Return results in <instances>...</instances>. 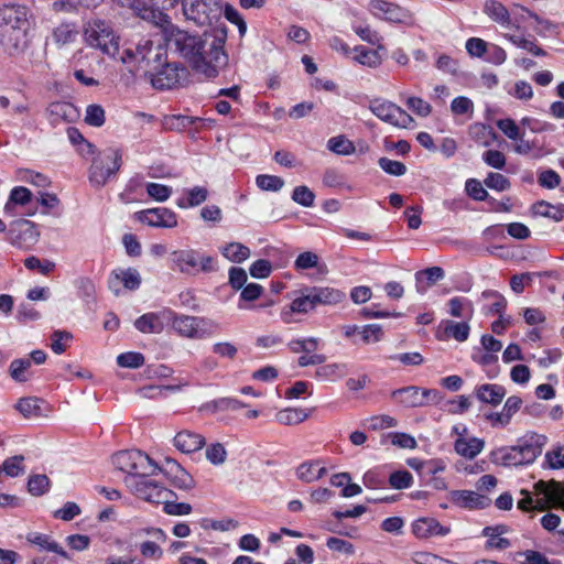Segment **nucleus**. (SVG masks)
<instances>
[{"mask_svg":"<svg viewBox=\"0 0 564 564\" xmlns=\"http://www.w3.org/2000/svg\"><path fill=\"white\" fill-rule=\"evenodd\" d=\"M227 39V29L223 25L214 28V40L206 50V41L178 29L174 24H167L164 40L173 42L180 54L186 58L194 70H217L227 66L228 56L224 51Z\"/></svg>","mask_w":564,"mask_h":564,"instance_id":"nucleus-1","label":"nucleus"},{"mask_svg":"<svg viewBox=\"0 0 564 564\" xmlns=\"http://www.w3.org/2000/svg\"><path fill=\"white\" fill-rule=\"evenodd\" d=\"M32 13L18 2L0 4V44L10 55L24 52L31 42Z\"/></svg>","mask_w":564,"mask_h":564,"instance_id":"nucleus-2","label":"nucleus"},{"mask_svg":"<svg viewBox=\"0 0 564 564\" xmlns=\"http://www.w3.org/2000/svg\"><path fill=\"white\" fill-rule=\"evenodd\" d=\"M547 437L538 433H530L511 447H505L494 453L495 462L503 466H522L532 464L542 453Z\"/></svg>","mask_w":564,"mask_h":564,"instance_id":"nucleus-3","label":"nucleus"},{"mask_svg":"<svg viewBox=\"0 0 564 564\" xmlns=\"http://www.w3.org/2000/svg\"><path fill=\"white\" fill-rule=\"evenodd\" d=\"M119 61L143 70H164L172 66L167 61L166 48L161 45L153 46L150 40H142L134 47L124 48Z\"/></svg>","mask_w":564,"mask_h":564,"instance_id":"nucleus-4","label":"nucleus"},{"mask_svg":"<svg viewBox=\"0 0 564 564\" xmlns=\"http://www.w3.org/2000/svg\"><path fill=\"white\" fill-rule=\"evenodd\" d=\"M84 36L88 46L97 48L102 55L119 61L120 52L119 36L116 34L110 22L101 19H91L86 22Z\"/></svg>","mask_w":564,"mask_h":564,"instance_id":"nucleus-5","label":"nucleus"},{"mask_svg":"<svg viewBox=\"0 0 564 564\" xmlns=\"http://www.w3.org/2000/svg\"><path fill=\"white\" fill-rule=\"evenodd\" d=\"M122 154L119 149L108 148L96 158H94L89 181L96 186H102L107 180L119 171L121 166Z\"/></svg>","mask_w":564,"mask_h":564,"instance_id":"nucleus-6","label":"nucleus"},{"mask_svg":"<svg viewBox=\"0 0 564 564\" xmlns=\"http://www.w3.org/2000/svg\"><path fill=\"white\" fill-rule=\"evenodd\" d=\"M183 14L186 20L198 26H207L220 17V0H182Z\"/></svg>","mask_w":564,"mask_h":564,"instance_id":"nucleus-7","label":"nucleus"},{"mask_svg":"<svg viewBox=\"0 0 564 564\" xmlns=\"http://www.w3.org/2000/svg\"><path fill=\"white\" fill-rule=\"evenodd\" d=\"M173 328L187 338H204L212 335L218 325L208 318L181 315L173 319Z\"/></svg>","mask_w":564,"mask_h":564,"instance_id":"nucleus-8","label":"nucleus"},{"mask_svg":"<svg viewBox=\"0 0 564 564\" xmlns=\"http://www.w3.org/2000/svg\"><path fill=\"white\" fill-rule=\"evenodd\" d=\"M6 238L13 247L29 250L37 243L40 231L33 221L19 219L10 225Z\"/></svg>","mask_w":564,"mask_h":564,"instance_id":"nucleus-9","label":"nucleus"},{"mask_svg":"<svg viewBox=\"0 0 564 564\" xmlns=\"http://www.w3.org/2000/svg\"><path fill=\"white\" fill-rule=\"evenodd\" d=\"M126 482L138 498L148 502L162 503L165 498L175 497L172 490L150 478H126Z\"/></svg>","mask_w":564,"mask_h":564,"instance_id":"nucleus-10","label":"nucleus"},{"mask_svg":"<svg viewBox=\"0 0 564 564\" xmlns=\"http://www.w3.org/2000/svg\"><path fill=\"white\" fill-rule=\"evenodd\" d=\"M370 110L382 121L399 128H410L414 122L409 113L390 101L373 100L370 104Z\"/></svg>","mask_w":564,"mask_h":564,"instance_id":"nucleus-11","label":"nucleus"},{"mask_svg":"<svg viewBox=\"0 0 564 564\" xmlns=\"http://www.w3.org/2000/svg\"><path fill=\"white\" fill-rule=\"evenodd\" d=\"M191 73H142L138 78L140 83L150 84L156 90L174 89L187 86Z\"/></svg>","mask_w":564,"mask_h":564,"instance_id":"nucleus-12","label":"nucleus"},{"mask_svg":"<svg viewBox=\"0 0 564 564\" xmlns=\"http://www.w3.org/2000/svg\"><path fill=\"white\" fill-rule=\"evenodd\" d=\"M138 219L152 227L173 228L177 225L176 215L165 207L138 213Z\"/></svg>","mask_w":564,"mask_h":564,"instance_id":"nucleus-13","label":"nucleus"},{"mask_svg":"<svg viewBox=\"0 0 564 564\" xmlns=\"http://www.w3.org/2000/svg\"><path fill=\"white\" fill-rule=\"evenodd\" d=\"M121 283L126 289L131 291L139 289L141 284L140 273L134 268H128L126 270H113L110 274L108 284L111 292H113L116 295H119L120 293Z\"/></svg>","mask_w":564,"mask_h":564,"instance_id":"nucleus-14","label":"nucleus"},{"mask_svg":"<svg viewBox=\"0 0 564 564\" xmlns=\"http://www.w3.org/2000/svg\"><path fill=\"white\" fill-rule=\"evenodd\" d=\"M370 11L375 17L393 23H401L406 18V12L395 3L384 0H371Z\"/></svg>","mask_w":564,"mask_h":564,"instance_id":"nucleus-15","label":"nucleus"},{"mask_svg":"<svg viewBox=\"0 0 564 564\" xmlns=\"http://www.w3.org/2000/svg\"><path fill=\"white\" fill-rule=\"evenodd\" d=\"M412 532L419 539L445 536L451 532L449 527L442 525L434 518H421L413 522Z\"/></svg>","mask_w":564,"mask_h":564,"instance_id":"nucleus-16","label":"nucleus"},{"mask_svg":"<svg viewBox=\"0 0 564 564\" xmlns=\"http://www.w3.org/2000/svg\"><path fill=\"white\" fill-rule=\"evenodd\" d=\"M174 446L184 454H192L203 448L205 437L198 433L184 430L174 436Z\"/></svg>","mask_w":564,"mask_h":564,"instance_id":"nucleus-17","label":"nucleus"},{"mask_svg":"<svg viewBox=\"0 0 564 564\" xmlns=\"http://www.w3.org/2000/svg\"><path fill=\"white\" fill-rule=\"evenodd\" d=\"M451 497L455 505L466 509H482L490 502L488 497L470 490H455Z\"/></svg>","mask_w":564,"mask_h":564,"instance_id":"nucleus-18","label":"nucleus"},{"mask_svg":"<svg viewBox=\"0 0 564 564\" xmlns=\"http://www.w3.org/2000/svg\"><path fill=\"white\" fill-rule=\"evenodd\" d=\"M316 307L314 299H312V292L310 288L301 291V295L294 299L290 305V310L282 311L281 317L284 323L292 322L293 313H308Z\"/></svg>","mask_w":564,"mask_h":564,"instance_id":"nucleus-19","label":"nucleus"},{"mask_svg":"<svg viewBox=\"0 0 564 564\" xmlns=\"http://www.w3.org/2000/svg\"><path fill=\"white\" fill-rule=\"evenodd\" d=\"M15 409L26 419L44 416L48 411L46 402L36 397L21 398Z\"/></svg>","mask_w":564,"mask_h":564,"instance_id":"nucleus-20","label":"nucleus"},{"mask_svg":"<svg viewBox=\"0 0 564 564\" xmlns=\"http://www.w3.org/2000/svg\"><path fill=\"white\" fill-rule=\"evenodd\" d=\"M199 252L197 250H177L172 252V261L183 273L198 272Z\"/></svg>","mask_w":564,"mask_h":564,"instance_id":"nucleus-21","label":"nucleus"},{"mask_svg":"<svg viewBox=\"0 0 564 564\" xmlns=\"http://www.w3.org/2000/svg\"><path fill=\"white\" fill-rule=\"evenodd\" d=\"M482 11L502 28H509L512 24L511 12L498 0H486Z\"/></svg>","mask_w":564,"mask_h":564,"instance_id":"nucleus-22","label":"nucleus"},{"mask_svg":"<svg viewBox=\"0 0 564 564\" xmlns=\"http://www.w3.org/2000/svg\"><path fill=\"white\" fill-rule=\"evenodd\" d=\"M138 9V15L148 22L153 23L155 26H158L163 36L166 34L167 24H173L166 13H164L161 8H156L155 6L150 7H143V8H137Z\"/></svg>","mask_w":564,"mask_h":564,"instance_id":"nucleus-23","label":"nucleus"},{"mask_svg":"<svg viewBox=\"0 0 564 564\" xmlns=\"http://www.w3.org/2000/svg\"><path fill=\"white\" fill-rule=\"evenodd\" d=\"M25 539L30 544L36 545L41 551L53 552L65 558H69L68 553L47 534L30 532L26 534Z\"/></svg>","mask_w":564,"mask_h":564,"instance_id":"nucleus-24","label":"nucleus"},{"mask_svg":"<svg viewBox=\"0 0 564 564\" xmlns=\"http://www.w3.org/2000/svg\"><path fill=\"white\" fill-rule=\"evenodd\" d=\"M475 393L479 401L496 406L505 398L506 389L499 384L485 383L477 387Z\"/></svg>","mask_w":564,"mask_h":564,"instance_id":"nucleus-25","label":"nucleus"},{"mask_svg":"<svg viewBox=\"0 0 564 564\" xmlns=\"http://www.w3.org/2000/svg\"><path fill=\"white\" fill-rule=\"evenodd\" d=\"M485 442L477 437H458L455 441V452L464 458H475L484 448Z\"/></svg>","mask_w":564,"mask_h":564,"instance_id":"nucleus-26","label":"nucleus"},{"mask_svg":"<svg viewBox=\"0 0 564 564\" xmlns=\"http://www.w3.org/2000/svg\"><path fill=\"white\" fill-rule=\"evenodd\" d=\"M392 398L405 408L422 406L421 389L415 386H410L397 389L392 392Z\"/></svg>","mask_w":564,"mask_h":564,"instance_id":"nucleus-27","label":"nucleus"},{"mask_svg":"<svg viewBox=\"0 0 564 564\" xmlns=\"http://www.w3.org/2000/svg\"><path fill=\"white\" fill-rule=\"evenodd\" d=\"M312 292V299H314L317 305H335L340 303L345 299V294L333 288H310Z\"/></svg>","mask_w":564,"mask_h":564,"instance_id":"nucleus-28","label":"nucleus"},{"mask_svg":"<svg viewBox=\"0 0 564 564\" xmlns=\"http://www.w3.org/2000/svg\"><path fill=\"white\" fill-rule=\"evenodd\" d=\"M135 457L132 474L128 478H149V476L154 475L159 469L154 460L147 454L139 451Z\"/></svg>","mask_w":564,"mask_h":564,"instance_id":"nucleus-29","label":"nucleus"},{"mask_svg":"<svg viewBox=\"0 0 564 564\" xmlns=\"http://www.w3.org/2000/svg\"><path fill=\"white\" fill-rule=\"evenodd\" d=\"M448 314L453 317H465L467 321L471 319L474 315V304L470 300L464 296L452 297L447 302Z\"/></svg>","mask_w":564,"mask_h":564,"instance_id":"nucleus-30","label":"nucleus"},{"mask_svg":"<svg viewBox=\"0 0 564 564\" xmlns=\"http://www.w3.org/2000/svg\"><path fill=\"white\" fill-rule=\"evenodd\" d=\"M444 334L447 337L454 338L455 340L463 343L468 339L470 326L468 321L454 322L451 319L443 321Z\"/></svg>","mask_w":564,"mask_h":564,"instance_id":"nucleus-31","label":"nucleus"},{"mask_svg":"<svg viewBox=\"0 0 564 564\" xmlns=\"http://www.w3.org/2000/svg\"><path fill=\"white\" fill-rule=\"evenodd\" d=\"M221 253L229 261L240 263L250 257V249L240 242H230L221 248Z\"/></svg>","mask_w":564,"mask_h":564,"instance_id":"nucleus-32","label":"nucleus"},{"mask_svg":"<svg viewBox=\"0 0 564 564\" xmlns=\"http://www.w3.org/2000/svg\"><path fill=\"white\" fill-rule=\"evenodd\" d=\"M139 454V451H122L112 456V464L113 466L127 473L129 476H131L133 467H134V458Z\"/></svg>","mask_w":564,"mask_h":564,"instance_id":"nucleus-33","label":"nucleus"},{"mask_svg":"<svg viewBox=\"0 0 564 564\" xmlns=\"http://www.w3.org/2000/svg\"><path fill=\"white\" fill-rule=\"evenodd\" d=\"M308 414L303 409L288 408L276 413L275 419L284 425H294L302 423L307 419Z\"/></svg>","mask_w":564,"mask_h":564,"instance_id":"nucleus-34","label":"nucleus"},{"mask_svg":"<svg viewBox=\"0 0 564 564\" xmlns=\"http://www.w3.org/2000/svg\"><path fill=\"white\" fill-rule=\"evenodd\" d=\"M349 57L368 67H376L379 63L378 53L365 46L355 47Z\"/></svg>","mask_w":564,"mask_h":564,"instance_id":"nucleus-35","label":"nucleus"},{"mask_svg":"<svg viewBox=\"0 0 564 564\" xmlns=\"http://www.w3.org/2000/svg\"><path fill=\"white\" fill-rule=\"evenodd\" d=\"M134 326L142 333H160L162 330V323L154 313H149L135 319Z\"/></svg>","mask_w":564,"mask_h":564,"instance_id":"nucleus-36","label":"nucleus"},{"mask_svg":"<svg viewBox=\"0 0 564 564\" xmlns=\"http://www.w3.org/2000/svg\"><path fill=\"white\" fill-rule=\"evenodd\" d=\"M18 178L40 188H46L51 185V180L48 176L29 169L19 170Z\"/></svg>","mask_w":564,"mask_h":564,"instance_id":"nucleus-37","label":"nucleus"},{"mask_svg":"<svg viewBox=\"0 0 564 564\" xmlns=\"http://www.w3.org/2000/svg\"><path fill=\"white\" fill-rule=\"evenodd\" d=\"M187 198L186 200L180 199L177 202V206L181 208L186 207H195L200 205L207 199L208 192L205 187L202 186H195L191 189L186 191Z\"/></svg>","mask_w":564,"mask_h":564,"instance_id":"nucleus-38","label":"nucleus"},{"mask_svg":"<svg viewBox=\"0 0 564 564\" xmlns=\"http://www.w3.org/2000/svg\"><path fill=\"white\" fill-rule=\"evenodd\" d=\"M203 119L199 117H188L182 115H173L164 118V127L169 130H183Z\"/></svg>","mask_w":564,"mask_h":564,"instance_id":"nucleus-39","label":"nucleus"},{"mask_svg":"<svg viewBox=\"0 0 564 564\" xmlns=\"http://www.w3.org/2000/svg\"><path fill=\"white\" fill-rule=\"evenodd\" d=\"M514 561L519 564H561L558 561L550 562L542 553L532 550L517 552Z\"/></svg>","mask_w":564,"mask_h":564,"instance_id":"nucleus-40","label":"nucleus"},{"mask_svg":"<svg viewBox=\"0 0 564 564\" xmlns=\"http://www.w3.org/2000/svg\"><path fill=\"white\" fill-rule=\"evenodd\" d=\"M313 268H317L319 271L322 270L319 257L315 252L305 251L300 253L295 259L294 269L296 271H304Z\"/></svg>","mask_w":564,"mask_h":564,"instance_id":"nucleus-41","label":"nucleus"},{"mask_svg":"<svg viewBox=\"0 0 564 564\" xmlns=\"http://www.w3.org/2000/svg\"><path fill=\"white\" fill-rule=\"evenodd\" d=\"M32 366L30 359H14L9 366V373L17 382H25L28 380L26 372Z\"/></svg>","mask_w":564,"mask_h":564,"instance_id":"nucleus-42","label":"nucleus"},{"mask_svg":"<svg viewBox=\"0 0 564 564\" xmlns=\"http://www.w3.org/2000/svg\"><path fill=\"white\" fill-rule=\"evenodd\" d=\"M327 148L339 155H349L355 152L354 143L343 135L330 138Z\"/></svg>","mask_w":564,"mask_h":564,"instance_id":"nucleus-43","label":"nucleus"},{"mask_svg":"<svg viewBox=\"0 0 564 564\" xmlns=\"http://www.w3.org/2000/svg\"><path fill=\"white\" fill-rule=\"evenodd\" d=\"M257 186L267 192H279L284 186V180L280 176L260 174L256 177Z\"/></svg>","mask_w":564,"mask_h":564,"instance_id":"nucleus-44","label":"nucleus"},{"mask_svg":"<svg viewBox=\"0 0 564 564\" xmlns=\"http://www.w3.org/2000/svg\"><path fill=\"white\" fill-rule=\"evenodd\" d=\"M346 373L347 366L338 362L322 366L316 370V377L322 379H337L344 377Z\"/></svg>","mask_w":564,"mask_h":564,"instance_id":"nucleus-45","label":"nucleus"},{"mask_svg":"<svg viewBox=\"0 0 564 564\" xmlns=\"http://www.w3.org/2000/svg\"><path fill=\"white\" fill-rule=\"evenodd\" d=\"M32 193L29 188L23 186L14 187L10 193V199L4 206V212L9 213L13 204L25 205L31 202Z\"/></svg>","mask_w":564,"mask_h":564,"instance_id":"nucleus-46","label":"nucleus"},{"mask_svg":"<svg viewBox=\"0 0 564 564\" xmlns=\"http://www.w3.org/2000/svg\"><path fill=\"white\" fill-rule=\"evenodd\" d=\"M167 463H172L177 469L175 476L173 477L172 484L182 490L192 489L195 485L193 477L187 471H185L175 460L169 459Z\"/></svg>","mask_w":564,"mask_h":564,"instance_id":"nucleus-47","label":"nucleus"},{"mask_svg":"<svg viewBox=\"0 0 564 564\" xmlns=\"http://www.w3.org/2000/svg\"><path fill=\"white\" fill-rule=\"evenodd\" d=\"M73 339V335L66 330H54L51 335V348L52 350L61 355L66 348L67 344Z\"/></svg>","mask_w":564,"mask_h":564,"instance_id":"nucleus-48","label":"nucleus"},{"mask_svg":"<svg viewBox=\"0 0 564 564\" xmlns=\"http://www.w3.org/2000/svg\"><path fill=\"white\" fill-rule=\"evenodd\" d=\"M23 460V455H15L13 457L7 458L0 466V470L10 477H17L24 473V467L22 466Z\"/></svg>","mask_w":564,"mask_h":564,"instance_id":"nucleus-49","label":"nucleus"},{"mask_svg":"<svg viewBox=\"0 0 564 564\" xmlns=\"http://www.w3.org/2000/svg\"><path fill=\"white\" fill-rule=\"evenodd\" d=\"M117 364L122 368L135 369L144 364V356L135 351L123 352L117 357Z\"/></svg>","mask_w":564,"mask_h":564,"instance_id":"nucleus-50","label":"nucleus"},{"mask_svg":"<svg viewBox=\"0 0 564 564\" xmlns=\"http://www.w3.org/2000/svg\"><path fill=\"white\" fill-rule=\"evenodd\" d=\"M173 497L165 498L162 502L163 510L170 516H185L192 511V506L186 502H175L172 500Z\"/></svg>","mask_w":564,"mask_h":564,"instance_id":"nucleus-51","label":"nucleus"},{"mask_svg":"<svg viewBox=\"0 0 564 564\" xmlns=\"http://www.w3.org/2000/svg\"><path fill=\"white\" fill-rule=\"evenodd\" d=\"M359 335L364 344H372L381 340L383 330L379 324H369L361 327Z\"/></svg>","mask_w":564,"mask_h":564,"instance_id":"nucleus-52","label":"nucleus"},{"mask_svg":"<svg viewBox=\"0 0 564 564\" xmlns=\"http://www.w3.org/2000/svg\"><path fill=\"white\" fill-rule=\"evenodd\" d=\"M292 199L304 207H312L315 195L307 186L301 185L293 189Z\"/></svg>","mask_w":564,"mask_h":564,"instance_id":"nucleus-53","label":"nucleus"},{"mask_svg":"<svg viewBox=\"0 0 564 564\" xmlns=\"http://www.w3.org/2000/svg\"><path fill=\"white\" fill-rule=\"evenodd\" d=\"M105 110L99 105H89L86 109L85 122L91 127H101L105 123Z\"/></svg>","mask_w":564,"mask_h":564,"instance_id":"nucleus-54","label":"nucleus"},{"mask_svg":"<svg viewBox=\"0 0 564 564\" xmlns=\"http://www.w3.org/2000/svg\"><path fill=\"white\" fill-rule=\"evenodd\" d=\"M484 184L495 191L503 192L510 188V181L500 173H489L484 180Z\"/></svg>","mask_w":564,"mask_h":564,"instance_id":"nucleus-55","label":"nucleus"},{"mask_svg":"<svg viewBox=\"0 0 564 564\" xmlns=\"http://www.w3.org/2000/svg\"><path fill=\"white\" fill-rule=\"evenodd\" d=\"M509 40L518 47L532 53L533 55L544 54V51L539 47L531 39L524 37L521 34H512Z\"/></svg>","mask_w":564,"mask_h":564,"instance_id":"nucleus-56","label":"nucleus"},{"mask_svg":"<svg viewBox=\"0 0 564 564\" xmlns=\"http://www.w3.org/2000/svg\"><path fill=\"white\" fill-rule=\"evenodd\" d=\"M413 477L408 470H397L389 477V484L394 489H405L411 487Z\"/></svg>","mask_w":564,"mask_h":564,"instance_id":"nucleus-57","label":"nucleus"},{"mask_svg":"<svg viewBox=\"0 0 564 564\" xmlns=\"http://www.w3.org/2000/svg\"><path fill=\"white\" fill-rule=\"evenodd\" d=\"M17 319L20 323L34 322L40 319L41 313L30 303H21L17 310Z\"/></svg>","mask_w":564,"mask_h":564,"instance_id":"nucleus-58","label":"nucleus"},{"mask_svg":"<svg viewBox=\"0 0 564 564\" xmlns=\"http://www.w3.org/2000/svg\"><path fill=\"white\" fill-rule=\"evenodd\" d=\"M378 164L386 173L393 176H402L406 172V166L402 162L388 158H380Z\"/></svg>","mask_w":564,"mask_h":564,"instance_id":"nucleus-59","label":"nucleus"},{"mask_svg":"<svg viewBox=\"0 0 564 564\" xmlns=\"http://www.w3.org/2000/svg\"><path fill=\"white\" fill-rule=\"evenodd\" d=\"M50 485V479L45 475H34L30 477L28 482L29 492L33 496L43 495Z\"/></svg>","mask_w":564,"mask_h":564,"instance_id":"nucleus-60","label":"nucleus"},{"mask_svg":"<svg viewBox=\"0 0 564 564\" xmlns=\"http://www.w3.org/2000/svg\"><path fill=\"white\" fill-rule=\"evenodd\" d=\"M488 45L489 44L480 37H470L467 40L465 47L471 57H484Z\"/></svg>","mask_w":564,"mask_h":564,"instance_id":"nucleus-61","label":"nucleus"},{"mask_svg":"<svg viewBox=\"0 0 564 564\" xmlns=\"http://www.w3.org/2000/svg\"><path fill=\"white\" fill-rule=\"evenodd\" d=\"M466 193L475 200L482 202L488 197L487 191L482 184L476 178H469L465 184Z\"/></svg>","mask_w":564,"mask_h":564,"instance_id":"nucleus-62","label":"nucleus"},{"mask_svg":"<svg viewBox=\"0 0 564 564\" xmlns=\"http://www.w3.org/2000/svg\"><path fill=\"white\" fill-rule=\"evenodd\" d=\"M227 457V452L223 444L215 443L206 448V458L213 465H221L225 463Z\"/></svg>","mask_w":564,"mask_h":564,"instance_id":"nucleus-63","label":"nucleus"},{"mask_svg":"<svg viewBox=\"0 0 564 564\" xmlns=\"http://www.w3.org/2000/svg\"><path fill=\"white\" fill-rule=\"evenodd\" d=\"M147 193L158 202H165L171 196L172 188L159 183H148Z\"/></svg>","mask_w":564,"mask_h":564,"instance_id":"nucleus-64","label":"nucleus"}]
</instances>
